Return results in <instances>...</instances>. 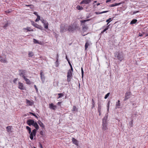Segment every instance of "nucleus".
Listing matches in <instances>:
<instances>
[{"instance_id": "f257e3e1", "label": "nucleus", "mask_w": 148, "mask_h": 148, "mask_svg": "<svg viewBox=\"0 0 148 148\" xmlns=\"http://www.w3.org/2000/svg\"><path fill=\"white\" fill-rule=\"evenodd\" d=\"M114 56L117 60L120 61H121L124 58V55L122 52L118 51H116L114 53Z\"/></svg>"}, {"instance_id": "f03ea898", "label": "nucleus", "mask_w": 148, "mask_h": 148, "mask_svg": "<svg viewBox=\"0 0 148 148\" xmlns=\"http://www.w3.org/2000/svg\"><path fill=\"white\" fill-rule=\"evenodd\" d=\"M107 116H105L103 119L102 127L103 131L106 130L108 129L107 127L108 123L107 122Z\"/></svg>"}, {"instance_id": "7ed1b4c3", "label": "nucleus", "mask_w": 148, "mask_h": 148, "mask_svg": "<svg viewBox=\"0 0 148 148\" xmlns=\"http://www.w3.org/2000/svg\"><path fill=\"white\" fill-rule=\"evenodd\" d=\"M79 28L76 25L71 24L68 27L67 30L69 32H73Z\"/></svg>"}, {"instance_id": "20e7f679", "label": "nucleus", "mask_w": 148, "mask_h": 148, "mask_svg": "<svg viewBox=\"0 0 148 148\" xmlns=\"http://www.w3.org/2000/svg\"><path fill=\"white\" fill-rule=\"evenodd\" d=\"M90 19H88L86 20H81L80 21L81 23V25H82L83 29L84 31H86L87 29L88 28L85 25L84 23L86 22L90 21Z\"/></svg>"}, {"instance_id": "39448f33", "label": "nucleus", "mask_w": 148, "mask_h": 148, "mask_svg": "<svg viewBox=\"0 0 148 148\" xmlns=\"http://www.w3.org/2000/svg\"><path fill=\"white\" fill-rule=\"evenodd\" d=\"M67 27L64 24H61L60 26V32L61 33L64 32L67 30Z\"/></svg>"}, {"instance_id": "423d86ee", "label": "nucleus", "mask_w": 148, "mask_h": 148, "mask_svg": "<svg viewBox=\"0 0 148 148\" xmlns=\"http://www.w3.org/2000/svg\"><path fill=\"white\" fill-rule=\"evenodd\" d=\"M72 72L70 71H68L67 76V80L68 82H69L71 81V78H72Z\"/></svg>"}, {"instance_id": "0eeeda50", "label": "nucleus", "mask_w": 148, "mask_h": 148, "mask_svg": "<svg viewBox=\"0 0 148 148\" xmlns=\"http://www.w3.org/2000/svg\"><path fill=\"white\" fill-rule=\"evenodd\" d=\"M36 129H34L32 132L31 131V133H29L30 134V138L31 140L33 139L34 136H35L36 135Z\"/></svg>"}, {"instance_id": "6e6552de", "label": "nucleus", "mask_w": 148, "mask_h": 148, "mask_svg": "<svg viewBox=\"0 0 148 148\" xmlns=\"http://www.w3.org/2000/svg\"><path fill=\"white\" fill-rule=\"evenodd\" d=\"M31 22L32 25L34 26L36 28L39 29L41 30H42L43 29V27L41 26L38 25L36 23H35L33 21H31Z\"/></svg>"}, {"instance_id": "1a4fd4ad", "label": "nucleus", "mask_w": 148, "mask_h": 148, "mask_svg": "<svg viewBox=\"0 0 148 148\" xmlns=\"http://www.w3.org/2000/svg\"><path fill=\"white\" fill-rule=\"evenodd\" d=\"M132 94L131 92H127L125 94V98L123 100L124 101L127 100L131 97Z\"/></svg>"}, {"instance_id": "9d476101", "label": "nucleus", "mask_w": 148, "mask_h": 148, "mask_svg": "<svg viewBox=\"0 0 148 148\" xmlns=\"http://www.w3.org/2000/svg\"><path fill=\"white\" fill-rule=\"evenodd\" d=\"M19 75L22 77L23 78V76H25V73H26V71L25 70L19 69Z\"/></svg>"}, {"instance_id": "9b49d317", "label": "nucleus", "mask_w": 148, "mask_h": 148, "mask_svg": "<svg viewBox=\"0 0 148 148\" xmlns=\"http://www.w3.org/2000/svg\"><path fill=\"white\" fill-rule=\"evenodd\" d=\"M40 75L42 83H44L45 82V78L44 76V74L42 71H40Z\"/></svg>"}, {"instance_id": "f8f14e48", "label": "nucleus", "mask_w": 148, "mask_h": 148, "mask_svg": "<svg viewBox=\"0 0 148 148\" xmlns=\"http://www.w3.org/2000/svg\"><path fill=\"white\" fill-rule=\"evenodd\" d=\"M35 122L34 120L32 119H29L27 121V123L29 126L33 125Z\"/></svg>"}, {"instance_id": "ddd939ff", "label": "nucleus", "mask_w": 148, "mask_h": 148, "mask_svg": "<svg viewBox=\"0 0 148 148\" xmlns=\"http://www.w3.org/2000/svg\"><path fill=\"white\" fill-rule=\"evenodd\" d=\"M23 30L24 32H27L28 31H34L33 29H32L30 27H27L26 28H23Z\"/></svg>"}, {"instance_id": "4468645a", "label": "nucleus", "mask_w": 148, "mask_h": 148, "mask_svg": "<svg viewBox=\"0 0 148 148\" xmlns=\"http://www.w3.org/2000/svg\"><path fill=\"white\" fill-rule=\"evenodd\" d=\"M0 61L3 63L7 62L5 57H3L1 56H0Z\"/></svg>"}, {"instance_id": "2eb2a0df", "label": "nucleus", "mask_w": 148, "mask_h": 148, "mask_svg": "<svg viewBox=\"0 0 148 148\" xmlns=\"http://www.w3.org/2000/svg\"><path fill=\"white\" fill-rule=\"evenodd\" d=\"M91 1V0H83L80 3V4H88Z\"/></svg>"}, {"instance_id": "dca6fc26", "label": "nucleus", "mask_w": 148, "mask_h": 148, "mask_svg": "<svg viewBox=\"0 0 148 148\" xmlns=\"http://www.w3.org/2000/svg\"><path fill=\"white\" fill-rule=\"evenodd\" d=\"M18 88L21 90H23L24 89V86L23 83L19 82L18 83Z\"/></svg>"}, {"instance_id": "f3484780", "label": "nucleus", "mask_w": 148, "mask_h": 148, "mask_svg": "<svg viewBox=\"0 0 148 148\" xmlns=\"http://www.w3.org/2000/svg\"><path fill=\"white\" fill-rule=\"evenodd\" d=\"M56 107V106L54 105L52 103L49 104V108L51 109L55 110Z\"/></svg>"}, {"instance_id": "a211bd4d", "label": "nucleus", "mask_w": 148, "mask_h": 148, "mask_svg": "<svg viewBox=\"0 0 148 148\" xmlns=\"http://www.w3.org/2000/svg\"><path fill=\"white\" fill-rule=\"evenodd\" d=\"M23 79L25 81L27 84H31V82L29 79L26 78L25 76H23Z\"/></svg>"}, {"instance_id": "6ab92c4d", "label": "nucleus", "mask_w": 148, "mask_h": 148, "mask_svg": "<svg viewBox=\"0 0 148 148\" xmlns=\"http://www.w3.org/2000/svg\"><path fill=\"white\" fill-rule=\"evenodd\" d=\"M72 141L73 144L77 146L78 145V141L75 139L73 138L72 139Z\"/></svg>"}, {"instance_id": "aec40b11", "label": "nucleus", "mask_w": 148, "mask_h": 148, "mask_svg": "<svg viewBox=\"0 0 148 148\" xmlns=\"http://www.w3.org/2000/svg\"><path fill=\"white\" fill-rule=\"evenodd\" d=\"M121 104L120 103V101L119 100L117 102H116V108H120Z\"/></svg>"}, {"instance_id": "412c9836", "label": "nucleus", "mask_w": 148, "mask_h": 148, "mask_svg": "<svg viewBox=\"0 0 148 148\" xmlns=\"http://www.w3.org/2000/svg\"><path fill=\"white\" fill-rule=\"evenodd\" d=\"M33 126H34L36 128V130H38L39 128V127L36 122H35Z\"/></svg>"}, {"instance_id": "4be33fe9", "label": "nucleus", "mask_w": 148, "mask_h": 148, "mask_svg": "<svg viewBox=\"0 0 148 148\" xmlns=\"http://www.w3.org/2000/svg\"><path fill=\"white\" fill-rule=\"evenodd\" d=\"M6 129L7 130L8 132H12V127L10 126H8L6 127Z\"/></svg>"}, {"instance_id": "5701e85b", "label": "nucleus", "mask_w": 148, "mask_h": 148, "mask_svg": "<svg viewBox=\"0 0 148 148\" xmlns=\"http://www.w3.org/2000/svg\"><path fill=\"white\" fill-rule=\"evenodd\" d=\"M38 123L39 125L42 128H44L45 127V125L40 120L38 121Z\"/></svg>"}, {"instance_id": "b1692460", "label": "nucleus", "mask_w": 148, "mask_h": 148, "mask_svg": "<svg viewBox=\"0 0 148 148\" xmlns=\"http://www.w3.org/2000/svg\"><path fill=\"white\" fill-rule=\"evenodd\" d=\"M120 4H121L120 3H115L114 4H113L110 5V7H114V6H116L117 5H120Z\"/></svg>"}, {"instance_id": "393cba45", "label": "nucleus", "mask_w": 148, "mask_h": 148, "mask_svg": "<svg viewBox=\"0 0 148 148\" xmlns=\"http://www.w3.org/2000/svg\"><path fill=\"white\" fill-rule=\"evenodd\" d=\"M137 21V20L136 19H134L132 20L130 23V24H133L135 23Z\"/></svg>"}, {"instance_id": "a878e982", "label": "nucleus", "mask_w": 148, "mask_h": 148, "mask_svg": "<svg viewBox=\"0 0 148 148\" xmlns=\"http://www.w3.org/2000/svg\"><path fill=\"white\" fill-rule=\"evenodd\" d=\"M89 45V43L88 42H87L85 44V49L86 50L87 49V48L88 46Z\"/></svg>"}, {"instance_id": "bb28decb", "label": "nucleus", "mask_w": 148, "mask_h": 148, "mask_svg": "<svg viewBox=\"0 0 148 148\" xmlns=\"http://www.w3.org/2000/svg\"><path fill=\"white\" fill-rule=\"evenodd\" d=\"M28 56L29 57H32L34 56V53L32 51L29 52L28 54Z\"/></svg>"}, {"instance_id": "cd10ccee", "label": "nucleus", "mask_w": 148, "mask_h": 148, "mask_svg": "<svg viewBox=\"0 0 148 148\" xmlns=\"http://www.w3.org/2000/svg\"><path fill=\"white\" fill-rule=\"evenodd\" d=\"M76 8L78 10H82L83 9V8L82 6H80L79 5H77L76 7Z\"/></svg>"}, {"instance_id": "c85d7f7f", "label": "nucleus", "mask_w": 148, "mask_h": 148, "mask_svg": "<svg viewBox=\"0 0 148 148\" xmlns=\"http://www.w3.org/2000/svg\"><path fill=\"white\" fill-rule=\"evenodd\" d=\"M43 25H44V27L45 29H48V23L47 22L44 23L43 24Z\"/></svg>"}, {"instance_id": "c756f323", "label": "nucleus", "mask_w": 148, "mask_h": 148, "mask_svg": "<svg viewBox=\"0 0 148 148\" xmlns=\"http://www.w3.org/2000/svg\"><path fill=\"white\" fill-rule=\"evenodd\" d=\"M26 128L28 131L29 133H30L31 131V128L28 126H27L26 127Z\"/></svg>"}, {"instance_id": "7c9ffc66", "label": "nucleus", "mask_w": 148, "mask_h": 148, "mask_svg": "<svg viewBox=\"0 0 148 148\" xmlns=\"http://www.w3.org/2000/svg\"><path fill=\"white\" fill-rule=\"evenodd\" d=\"M109 25H108V26H107L105 28V29L103 30V31L101 32V34L103 33L104 32H105L109 28Z\"/></svg>"}, {"instance_id": "2f4dec72", "label": "nucleus", "mask_w": 148, "mask_h": 148, "mask_svg": "<svg viewBox=\"0 0 148 148\" xmlns=\"http://www.w3.org/2000/svg\"><path fill=\"white\" fill-rule=\"evenodd\" d=\"M58 94L59 96L58 98H61L62 97H63L64 96V95L62 93H58Z\"/></svg>"}, {"instance_id": "473e14b6", "label": "nucleus", "mask_w": 148, "mask_h": 148, "mask_svg": "<svg viewBox=\"0 0 148 148\" xmlns=\"http://www.w3.org/2000/svg\"><path fill=\"white\" fill-rule=\"evenodd\" d=\"M72 111H76V112L77 111V108L75 106H73V109L72 110Z\"/></svg>"}, {"instance_id": "72a5a7b5", "label": "nucleus", "mask_w": 148, "mask_h": 148, "mask_svg": "<svg viewBox=\"0 0 148 148\" xmlns=\"http://www.w3.org/2000/svg\"><path fill=\"white\" fill-rule=\"evenodd\" d=\"M139 12V11H135L134 12H133V13H132V12H130V14H135L136 13H138V12Z\"/></svg>"}, {"instance_id": "f704fd0d", "label": "nucleus", "mask_w": 148, "mask_h": 148, "mask_svg": "<svg viewBox=\"0 0 148 148\" xmlns=\"http://www.w3.org/2000/svg\"><path fill=\"white\" fill-rule=\"evenodd\" d=\"M40 20V17L39 16H37V18L36 19L35 21L36 22Z\"/></svg>"}, {"instance_id": "c9c22d12", "label": "nucleus", "mask_w": 148, "mask_h": 148, "mask_svg": "<svg viewBox=\"0 0 148 148\" xmlns=\"http://www.w3.org/2000/svg\"><path fill=\"white\" fill-rule=\"evenodd\" d=\"M29 113L30 114H32L33 116H35L37 119L38 118V117L36 116V115L35 114L31 112H29Z\"/></svg>"}, {"instance_id": "e433bc0d", "label": "nucleus", "mask_w": 148, "mask_h": 148, "mask_svg": "<svg viewBox=\"0 0 148 148\" xmlns=\"http://www.w3.org/2000/svg\"><path fill=\"white\" fill-rule=\"evenodd\" d=\"M9 23H6L3 26V27L4 29H5L6 27L8 26Z\"/></svg>"}, {"instance_id": "4c0bfd02", "label": "nucleus", "mask_w": 148, "mask_h": 148, "mask_svg": "<svg viewBox=\"0 0 148 148\" xmlns=\"http://www.w3.org/2000/svg\"><path fill=\"white\" fill-rule=\"evenodd\" d=\"M101 110V108L100 107V106H99V105L98 106V111L99 112V115H100V111Z\"/></svg>"}, {"instance_id": "58836bf2", "label": "nucleus", "mask_w": 148, "mask_h": 148, "mask_svg": "<svg viewBox=\"0 0 148 148\" xmlns=\"http://www.w3.org/2000/svg\"><path fill=\"white\" fill-rule=\"evenodd\" d=\"M33 42L35 43L39 44L38 41L34 38L33 39Z\"/></svg>"}, {"instance_id": "ea45409f", "label": "nucleus", "mask_w": 148, "mask_h": 148, "mask_svg": "<svg viewBox=\"0 0 148 148\" xmlns=\"http://www.w3.org/2000/svg\"><path fill=\"white\" fill-rule=\"evenodd\" d=\"M110 93L109 92L107 94H106L104 98L105 99H106L110 95Z\"/></svg>"}, {"instance_id": "a19ab883", "label": "nucleus", "mask_w": 148, "mask_h": 148, "mask_svg": "<svg viewBox=\"0 0 148 148\" xmlns=\"http://www.w3.org/2000/svg\"><path fill=\"white\" fill-rule=\"evenodd\" d=\"M29 5V7L30 9L32 10L34 9V7L33 5Z\"/></svg>"}, {"instance_id": "79ce46f5", "label": "nucleus", "mask_w": 148, "mask_h": 148, "mask_svg": "<svg viewBox=\"0 0 148 148\" xmlns=\"http://www.w3.org/2000/svg\"><path fill=\"white\" fill-rule=\"evenodd\" d=\"M81 72H82V77L83 78L84 75V71L82 67L81 68Z\"/></svg>"}, {"instance_id": "37998d69", "label": "nucleus", "mask_w": 148, "mask_h": 148, "mask_svg": "<svg viewBox=\"0 0 148 148\" xmlns=\"http://www.w3.org/2000/svg\"><path fill=\"white\" fill-rule=\"evenodd\" d=\"M111 20V18H110L109 19H107L106 21V22H108L107 24V25H108V24L109 22H110Z\"/></svg>"}, {"instance_id": "c03bdc74", "label": "nucleus", "mask_w": 148, "mask_h": 148, "mask_svg": "<svg viewBox=\"0 0 148 148\" xmlns=\"http://www.w3.org/2000/svg\"><path fill=\"white\" fill-rule=\"evenodd\" d=\"M110 101H108V103L107 104V108H108V110L109 109V105L110 104Z\"/></svg>"}, {"instance_id": "a18cd8bd", "label": "nucleus", "mask_w": 148, "mask_h": 148, "mask_svg": "<svg viewBox=\"0 0 148 148\" xmlns=\"http://www.w3.org/2000/svg\"><path fill=\"white\" fill-rule=\"evenodd\" d=\"M34 87L36 89V91L37 92H38V89L36 87V85H34Z\"/></svg>"}, {"instance_id": "49530a36", "label": "nucleus", "mask_w": 148, "mask_h": 148, "mask_svg": "<svg viewBox=\"0 0 148 148\" xmlns=\"http://www.w3.org/2000/svg\"><path fill=\"white\" fill-rule=\"evenodd\" d=\"M129 124L130 125V127H132V124H133V120H132L131 121H130Z\"/></svg>"}, {"instance_id": "de8ad7c7", "label": "nucleus", "mask_w": 148, "mask_h": 148, "mask_svg": "<svg viewBox=\"0 0 148 148\" xmlns=\"http://www.w3.org/2000/svg\"><path fill=\"white\" fill-rule=\"evenodd\" d=\"M71 69H69V71H70L71 72H73V69L72 66L70 67Z\"/></svg>"}, {"instance_id": "09e8293b", "label": "nucleus", "mask_w": 148, "mask_h": 148, "mask_svg": "<svg viewBox=\"0 0 148 148\" xmlns=\"http://www.w3.org/2000/svg\"><path fill=\"white\" fill-rule=\"evenodd\" d=\"M39 147H40V148H43L42 144L40 143H39Z\"/></svg>"}, {"instance_id": "8fccbe9b", "label": "nucleus", "mask_w": 148, "mask_h": 148, "mask_svg": "<svg viewBox=\"0 0 148 148\" xmlns=\"http://www.w3.org/2000/svg\"><path fill=\"white\" fill-rule=\"evenodd\" d=\"M92 105H95V103L94 102L93 99H92Z\"/></svg>"}, {"instance_id": "3c124183", "label": "nucleus", "mask_w": 148, "mask_h": 148, "mask_svg": "<svg viewBox=\"0 0 148 148\" xmlns=\"http://www.w3.org/2000/svg\"><path fill=\"white\" fill-rule=\"evenodd\" d=\"M11 10H7V11H5V12L7 13H10V12H11Z\"/></svg>"}, {"instance_id": "603ef678", "label": "nucleus", "mask_w": 148, "mask_h": 148, "mask_svg": "<svg viewBox=\"0 0 148 148\" xmlns=\"http://www.w3.org/2000/svg\"><path fill=\"white\" fill-rule=\"evenodd\" d=\"M95 13L96 14H101V12H95Z\"/></svg>"}, {"instance_id": "864d4df0", "label": "nucleus", "mask_w": 148, "mask_h": 148, "mask_svg": "<svg viewBox=\"0 0 148 148\" xmlns=\"http://www.w3.org/2000/svg\"><path fill=\"white\" fill-rule=\"evenodd\" d=\"M109 11H106L101 12V14L105 13L108 12Z\"/></svg>"}, {"instance_id": "5fc2aeb1", "label": "nucleus", "mask_w": 148, "mask_h": 148, "mask_svg": "<svg viewBox=\"0 0 148 148\" xmlns=\"http://www.w3.org/2000/svg\"><path fill=\"white\" fill-rule=\"evenodd\" d=\"M17 78H16L14 79L13 80L14 83H15L16 82L17 80Z\"/></svg>"}, {"instance_id": "6e6d98bb", "label": "nucleus", "mask_w": 148, "mask_h": 148, "mask_svg": "<svg viewBox=\"0 0 148 148\" xmlns=\"http://www.w3.org/2000/svg\"><path fill=\"white\" fill-rule=\"evenodd\" d=\"M27 103L29 104L30 105H31L32 104H31V101H30L29 100H27Z\"/></svg>"}, {"instance_id": "4d7b16f0", "label": "nucleus", "mask_w": 148, "mask_h": 148, "mask_svg": "<svg viewBox=\"0 0 148 148\" xmlns=\"http://www.w3.org/2000/svg\"><path fill=\"white\" fill-rule=\"evenodd\" d=\"M34 14L36 16H39L37 13V12H35L34 13Z\"/></svg>"}, {"instance_id": "13d9d810", "label": "nucleus", "mask_w": 148, "mask_h": 148, "mask_svg": "<svg viewBox=\"0 0 148 148\" xmlns=\"http://www.w3.org/2000/svg\"><path fill=\"white\" fill-rule=\"evenodd\" d=\"M61 102H59L57 103V105L58 106H60L61 103Z\"/></svg>"}, {"instance_id": "bf43d9fd", "label": "nucleus", "mask_w": 148, "mask_h": 148, "mask_svg": "<svg viewBox=\"0 0 148 148\" xmlns=\"http://www.w3.org/2000/svg\"><path fill=\"white\" fill-rule=\"evenodd\" d=\"M40 134L41 135H43V132H42V131H40Z\"/></svg>"}, {"instance_id": "052dcab7", "label": "nucleus", "mask_w": 148, "mask_h": 148, "mask_svg": "<svg viewBox=\"0 0 148 148\" xmlns=\"http://www.w3.org/2000/svg\"><path fill=\"white\" fill-rule=\"evenodd\" d=\"M68 62L70 67L72 66L70 62L69 61H68Z\"/></svg>"}, {"instance_id": "680f3d73", "label": "nucleus", "mask_w": 148, "mask_h": 148, "mask_svg": "<svg viewBox=\"0 0 148 148\" xmlns=\"http://www.w3.org/2000/svg\"><path fill=\"white\" fill-rule=\"evenodd\" d=\"M40 20L42 21V23L44 22L45 21L43 19H40Z\"/></svg>"}, {"instance_id": "e2e57ef3", "label": "nucleus", "mask_w": 148, "mask_h": 148, "mask_svg": "<svg viewBox=\"0 0 148 148\" xmlns=\"http://www.w3.org/2000/svg\"><path fill=\"white\" fill-rule=\"evenodd\" d=\"M111 0H107L106 1V3L109 2L111 1Z\"/></svg>"}, {"instance_id": "0e129e2a", "label": "nucleus", "mask_w": 148, "mask_h": 148, "mask_svg": "<svg viewBox=\"0 0 148 148\" xmlns=\"http://www.w3.org/2000/svg\"><path fill=\"white\" fill-rule=\"evenodd\" d=\"M47 22V21H45V20L43 22H42V23H43V24H44V23H46Z\"/></svg>"}, {"instance_id": "69168bd1", "label": "nucleus", "mask_w": 148, "mask_h": 148, "mask_svg": "<svg viewBox=\"0 0 148 148\" xmlns=\"http://www.w3.org/2000/svg\"><path fill=\"white\" fill-rule=\"evenodd\" d=\"M66 59L68 61H68H69V60L68 58L66 56Z\"/></svg>"}, {"instance_id": "338daca9", "label": "nucleus", "mask_w": 148, "mask_h": 148, "mask_svg": "<svg viewBox=\"0 0 148 148\" xmlns=\"http://www.w3.org/2000/svg\"><path fill=\"white\" fill-rule=\"evenodd\" d=\"M139 36L140 37H142L143 36V35L142 34H139Z\"/></svg>"}, {"instance_id": "774afa93", "label": "nucleus", "mask_w": 148, "mask_h": 148, "mask_svg": "<svg viewBox=\"0 0 148 148\" xmlns=\"http://www.w3.org/2000/svg\"><path fill=\"white\" fill-rule=\"evenodd\" d=\"M58 57H59V56H58V53H57V54L56 59H58Z\"/></svg>"}]
</instances>
